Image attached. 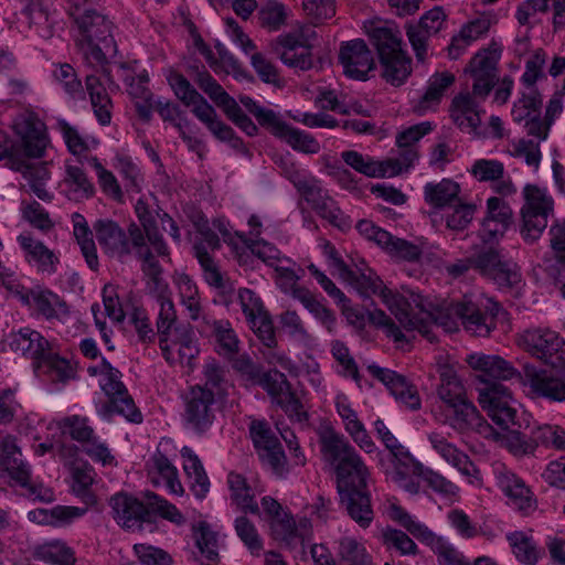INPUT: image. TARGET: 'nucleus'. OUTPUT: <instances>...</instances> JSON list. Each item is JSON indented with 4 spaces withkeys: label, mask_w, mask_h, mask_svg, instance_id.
Here are the masks:
<instances>
[{
    "label": "nucleus",
    "mask_w": 565,
    "mask_h": 565,
    "mask_svg": "<svg viewBox=\"0 0 565 565\" xmlns=\"http://www.w3.org/2000/svg\"><path fill=\"white\" fill-rule=\"evenodd\" d=\"M323 457L337 473V487L349 515L361 527L370 526L374 519L366 478L369 470L344 436L328 429L320 436Z\"/></svg>",
    "instance_id": "1"
},
{
    "label": "nucleus",
    "mask_w": 565,
    "mask_h": 565,
    "mask_svg": "<svg viewBox=\"0 0 565 565\" xmlns=\"http://www.w3.org/2000/svg\"><path fill=\"white\" fill-rule=\"evenodd\" d=\"M342 277L363 297H370L371 295L379 294L382 301L398 321L399 327L380 309L369 311V321L375 327L382 328L386 335L392 338L395 342L406 340L401 328L405 331H409L419 327L423 330L424 324L420 322L422 320L411 318L412 302L408 297L394 292L385 287L383 281L376 275L371 271L369 274L353 271L349 268Z\"/></svg>",
    "instance_id": "2"
},
{
    "label": "nucleus",
    "mask_w": 565,
    "mask_h": 565,
    "mask_svg": "<svg viewBox=\"0 0 565 565\" xmlns=\"http://www.w3.org/2000/svg\"><path fill=\"white\" fill-rule=\"evenodd\" d=\"M75 23L79 31L76 46L84 60L92 67H99L108 75L106 68L108 56L117 53V45L111 33V21L96 10L89 9L76 17Z\"/></svg>",
    "instance_id": "3"
},
{
    "label": "nucleus",
    "mask_w": 565,
    "mask_h": 565,
    "mask_svg": "<svg viewBox=\"0 0 565 565\" xmlns=\"http://www.w3.org/2000/svg\"><path fill=\"white\" fill-rule=\"evenodd\" d=\"M524 204L521 209V236L529 243L536 242L547 226V220L554 213V200L545 189L527 184L523 189Z\"/></svg>",
    "instance_id": "4"
},
{
    "label": "nucleus",
    "mask_w": 565,
    "mask_h": 565,
    "mask_svg": "<svg viewBox=\"0 0 565 565\" xmlns=\"http://www.w3.org/2000/svg\"><path fill=\"white\" fill-rule=\"evenodd\" d=\"M93 228L104 255L118 262H125L132 255V253L136 258L139 259L150 249L136 246L134 238L129 233V226L125 230L114 220H97L93 224Z\"/></svg>",
    "instance_id": "5"
},
{
    "label": "nucleus",
    "mask_w": 565,
    "mask_h": 565,
    "mask_svg": "<svg viewBox=\"0 0 565 565\" xmlns=\"http://www.w3.org/2000/svg\"><path fill=\"white\" fill-rule=\"evenodd\" d=\"M518 344L552 367L565 369V341L555 331L527 329L519 335Z\"/></svg>",
    "instance_id": "6"
},
{
    "label": "nucleus",
    "mask_w": 565,
    "mask_h": 565,
    "mask_svg": "<svg viewBox=\"0 0 565 565\" xmlns=\"http://www.w3.org/2000/svg\"><path fill=\"white\" fill-rule=\"evenodd\" d=\"M452 309L465 330L473 335L488 337L495 329V318L501 310V306L491 298H481L473 301L463 297L461 301L455 303Z\"/></svg>",
    "instance_id": "7"
},
{
    "label": "nucleus",
    "mask_w": 565,
    "mask_h": 565,
    "mask_svg": "<svg viewBox=\"0 0 565 565\" xmlns=\"http://www.w3.org/2000/svg\"><path fill=\"white\" fill-rule=\"evenodd\" d=\"M501 51L493 43L478 51L465 68V74L472 81L471 93L483 102L499 82L498 63Z\"/></svg>",
    "instance_id": "8"
},
{
    "label": "nucleus",
    "mask_w": 565,
    "mask_h": 565,
    "mask_svg": "<svg viewBox=\"0 0 565 565\" xmlns=\"http://www.w3.org/2000/svg\"><path fill=\"white\" fill-rule=\"evenodd\" d=\"M135 212L139 224L131 222L129 233L136 246L150 248L159 257H169V247L157 224L159 220L157 212L162 213V210L160 207L151 209L146 201L139 199L135 205Z\"/></svg>",
    "instance_id": "9"
},
{
    "label": "nucleus",
    "mask_w": 565,
    "mask_h": 565,
    "mask_svg": "<svg viewBox=\"0 0 565 565\" xmlns=\"http://www.w3.org/2000/svg\"><path fill=\"white\" fill-rule=\"evenodd\" d=\"M472 265L480 275L494 281L500 288H514L522 282L520 267L513 262L504 260L493 247L473 255Z\"/></svg>",
    "instance_id": "10"
},
{
    "label": "nucleus",
    "mask_w": 565,
    "mask_h": 565,
    "mask_svg": "<svg viewBox=\"0 0 565 565\" xmlns=\"http://www.w3.org/2000/svg\"><path fill=\"white\" fill-rule=\"evenodd\" d=\"M479 402L501 429L518 425L516 409L513 406L514 399L508 386L500 382L488 383L479 388Z\"/></svg>",
    "instance_id": "11"
},
{
    "label": "nucleus",
    "mask_w": 565,
    "mask_h": 565,
    "mask_svg": "<svg viewBox=\"0 0 565 565\" xmlns=\"http://www.w3.org/2000/svg\"><path fill=\"white\" fill-rule=\"evenodd\" d=\"M216 413L215 394L211 388L195 385L184 398V420L199 434L205 433L213 424Z\"/></svg>",
    "instance_id": "12"
},
{
    "label": "nucleus",
    "mask_w": 565,
    "mask_h": 565,
    "mask_svg": "<svg viewBox=\"0 0 565 565\" xmlns=\"http://www.w3.org/2000/svg\"><path fill=\"white\" fill-rule=\"evenodd\" d=\"M445 423L459 434L476 431L484 438L493 435V427L468 398L446 406Z\"/></svg>",
    "instance_id": "13"
},
{
    "label": "nucleus",
    "mask_w": 565,
    "mask_h": 565,
    "mask_svg": "<svg viewBox=\"0 0 565 565\" xmlns=\"http://www.w3.org/2000/svg\"><path fill=\"white\" fill-rule=\"evenodd\" d=\"M0 466L17 483L28 488L31 495L41 500H51L52 493L49 490H44V494H42V488L38 489L30 483L31 473L29 466L22 460L20 449L11 437H7L1 441Z\"/></svg>",
    "instance_id": "14"
},
{
    "label": "nucleus",
    "mask_w": 565,
    "mask_h": 565,
    "mask_svg": "<svg viewBox=\"0 0 565 565\" xmlns=\"http://www.w3.org/2000/svg\"><path fill=\"white\" fill-rule=\"evenodd\" d=\"M339 62L343 74L352 79L366 81L369 72L375 68L373 54L361 39L343 42L339 50Z\"/></svg>",
    "instance_id": "15"
},
{
    "label": "nucleus",
    "mask_w": 565,
    "mask_h": 565,
    "mask_svg": "<svg viewBox=\"0 0 565 565\" xmlns=\"http://www.w3.org/2000/svg\"><path fill=\"white\" fill-rule=\"evenodd\" d=\"M408 299L412 302L411 318L422 320L420 322L424 324L423 330L418 327L414 328L412 331L417 330L430 342H434L436 337L431 332L433 324L443 328L446 332H455L458 330L459 318L456 316L452 309L455 303H450L447 307H441L435 312H428L424 310L419 295L411 292Z\"/></svg>",
    "instance_id": "16"
},
{
    "label": "nucleus",
    "mask_w": 565,
    "mask_h": 565,
    "mask_svg": "<svg viewBox=\"0 0 565 565\" xmlns=\"http://www.w3.org/2000/svg\"><path fill=\"white\" fill-rule=\"evenodd\" d=\"M12 127L20 138L24 154L29 158H41L46 147V137L40 118L32 111H24L14 118Z\"/></svg>",
    "instance_id": "17"
},
{
    "label": "nucleus",
    "mask_w": 565,
    "mask_h": 565,
    "mask_svg": "<svg viewBox=\"0 0 565 565\" xmlns=\"http://www.w3.org/2000/svg\"><path fill=\"white\" fill-rule=\"evenodd\" d=\"M447 15L441 7H435L427 11L417 24H407L406 35L415 52L418 62H425L427 57V41L431 35L437 34Z\"/></svg>",
    "instance_id": "18"
},
{
    "label": "nucleus",
    "mask_w": 565,
    "mask_h": 565,
    "mask_svg": "<svg viewBox=\"0 0 565 565\" xmlns=\"http://www.w3.org/2000/svg\"><path fill=\"white\" fill-rule=\"evenodd\" d=\"M113 518L127 530L140 531L143 522L151 521L149 505L127 493H117L109 500Z\"/></svg>",
    "instance_id": "19"
},
{
    "label": "nucleus",
    "mask_w": 565,
    "mask_h": 565,
    "mask_svg": "<svg viewBox=\"0 0 565 565\" xmlns=\"http://www.w3.org/2000/svg\"><path fill=\"white\" fill-rule=\"evenodd\" d=\"M367 371L381 381L390 393L411 411L420 408L422 402L416 386L411 384L404 375L393 370L381 367L375 364L367 366Z\"/></svg>",
    "instance_id": "20"
},
{
    "label": "nucleus",
    "mask_w": 565,
    "mask_h": 565,
    "mask_svg": "<svg viewBox=\"0 0 565 565\" xmlns=\"http://www.w3.org/2000/svg\"><path fill=\"white\" fill-rule=\"evenodd\" d=\"M198 329L202 335L213 339L220 355L232 359L238 353L239 340L228 320H216L203 315L202 323H199Z\"/></svg>",
    "instance_id": "21"
},
{
    "label": "nucleus",
    "mask_w": 565,
    "mask_h": 565,
    "mask_svg": "<svg viewBox=\"0 0 565 565\" xmlns=\"http://www.w3.org/2000/svg\"><path fill=\"white\" fill-rule=\"evenodd\" d=\"M175 96L185 105L192 106V113L203 124L210 121L215 116V109L206 102V99L191 85V83L179 73L169 78Z\"/></svg>",
    "instance_id": "22"
},
{
    "label": "nucleus",
    "mask_w": 565,
    "mask_h": 565,
    "mask_svg": "<svg viewBox=\"0 0 565 565\" xmlns=\"http://www.w3.org/2000/svg\"><path fill=\"white\" fill-rule=\"evenodd\" d=\"M270 527L274 537L285 542L287 545H292L298 541L303 544L312 537V525L307 518L300 519L297 523L286 512L271 519Z\"/></svg>",
    "instance_id": "23"
},
{
    "label": "nucleus",
    "mask_w": 565,
    "mask_h": 565,
    "mask_svg": "<svg viewBox=\"0 0 565 565\" xmlns=\"http://www.w3.org/2000/svg\"><path fill=\"white\" fill-rule=\"evenodd\" d=\"M9 347L23 356L35 361V365L50 351L49 341L38 331L22 328L9 335Z\"/></svg>",
    "instance_id": "24"
},
{
    "label": "nucleus",
    "mask_w": 565,
    "mask_h": 565,
    "mask_svg": "<svg viewBox=\"0 0 565 565\" xmlns=\"http://www.w3.org/2000/svg\"><path fill=\"white\" fill-rule=\"evenodd\" d=\"M524 376L531 390L539 396L558 402L565 401V380L532 365L524 366Z\"/></svg>",
    "instance_id": "25"
},
{
    "label": "nucleus",
    "mask_w": 565,
    "mask_h": 565,
    "mask_svg": "<svg viewBox=\"0 0 565 565\" xmlns=\"http://www.w3.org/2000/svg\"><path fill=\"white\" fill-rule=\"evenodd\" d=\"M428 440L433 449L448 463L457 468L463 476L468 478L478 477L480 471L476 465L465 452L459 450L454 444L449 443L441 433L431 431L428 435Z\"/></svg>",
    "instance_id": "26"
},
{
    "label": "nucleus",
    "mask_w": 565,
    "mask_h": 565,
    "mask_svg": "<svg viewBox=\"0 0 565 565\" xmlns=\"http://www.w3.org/2000/svg\"><path fill=\"white\" fill-rule=\"evenodd\" d=\"M468 363L473 370L481 372L484 386L497 382L495 380L505 381L519 375L512 364L499 355L472 354L468 358Z\"/></svg>",
    "instance_id": "27"
},
{
    "label": "nucleus",
    "mask_w": 565,
    "mask_h": 565,
    "mask_svg": "<svg viewBox=\"0 0 565 565\" xmlns=\"http://www.w3.org/2000/svg\"><path fill=\"white\" fill-rule=\"evenodd\" d=\"M472 93H461L452 99L451 118L454 122L462 130L478 134L481 124L479 104Z\"/></svg>",
    "instance_id": "28"
},
{
    "label": "nucleus",
    "mask_w": 565,
    "mask_h": 565,
    "mask_svg": "<svg viewBox=\"0 0 565 565\" xmlns=\"http://www.w3.org/2000/svg\"><path fill=\"white\" fill-rule=\"evenodd\" d=\"M499 484L511 504L524 514H529L536 508V500L524 481L512 472H503L499 476Z\"/></svg>",
    "instance_id": "29"
},
{
    "label": "nucleus",
    "mask_w": 565,
    "mask_h": 565,
    "mask_svg": "<svg viewBox=\"0 0 565 565\" xmlns=\"http://www.w3.org/2000/svg\"><path fill=\"white\" fill-rule=\"evenodd\" d=\"M160 348L167 360L170 359V352L177 350L180 363L190 365L191 361L199 354V347L192 337V332L188 327L174 328L168 338L160 339Z\"/></svg>",
    "instance_id": "30"
},
{
    "label": "nucleus",
    "mask_w": 565,
    "mask_h": 565,
    "mask_svg": "<svg viewBox=\"0 0 565 565\" xmlns=\"http://www.w3.org/2000/svg\"><path fill=\"white\" fill-rule=\"evenodd\" d=\"M157 254L149 249L138 260L145 276L147 294L157 301L170 298L169 285L162 277L163 269L157 259Z\"/></svg>",
    "instance_id": "31"
},
{
    "label": "nucleus",
    "mask_w": 565,
    "mask_h": 565,
    "mask_svg": "<svg viewBox=\"0 0 565 565\" xmlns=\"http://www.w3.org/2000/svg\"><path fill=\"white\" fill-rule=\"evenodd\" d=\"M85 86L98 122L103 126L110 124L113 103L100 79L95 75H87Z\"/></svg>",
    "instance_id": "32"
},
{
    "label": "nucleus",
    "mask_w": 565,
    "mask_h": 565,
    "mask_svg": "<svg viewBox=\"0 0 565 565\" xmlns=\"http://www.w3.org/2000/svg\"><path fill=\"white\" fill-rule=\"evenodd\" d=\"M455 82V75L450 72L434 74L429 82L425 94L422 96L414 111L424 115L427 110L438 105L445 94V90Z\"/></svg>",
    "instance_id": "33"
},
{
    "label": "nucleus",
    "mask_w": 565,
    "mask_h": 565,
    "mask_svg": "<svg viewBox=\"0 0 565 565\" xmlns=\"http://www.w3.org/2000/svg\"><path fill=\"white\" fill-rule=\"evenodd\" d=\"M74 236L81 247V252L93 270H97L99 266L97 248L93 238V232L88 226L85 217L79 213L72 215Z\"/></svg>",
    "instance_id": "34"
},
{
    "label": "nucleus",
    "mask_w": 565,
    "mask_h": 565,
    "mask_svg": "<svg viewBox=\"0 0 565 565\" xmlns=\"http://www.w3.org/2000/svg\"><path fill=\"white\" fill-rule=\"evenodd\" d=\"M181 455L184 458L183 470L188 476L191 489L198 498H204L210 488V481L199 457L188 447H183Z\"/></svg>",
    "instance_id": "35"
},
{
    "label": "nucleus",
    "mask_w": 565,
    "mask_h": 565,
    "mask_svg": "<svg viewBox=\"0 0 565 565\" xmlns=\"http://www.w3.org/2000/svg\"><path fill=\"white\" fill-rule=\"evenodd\" d=\"M23 303L34 306L36 311L47 319L55 318L57 312H66V303L51 291H28L21 295Z\"/></svg>",
    "instance_id": "36"
},
{
    "label": "nucleus",
    "mask_w": 565,
    "mask_h": 565,
    "mask_svg": "<svg viewBox=\"0 0 565 565\" xmlns=\"http://www.w3.org/2000/svg\"><path fill=\"white\" fill-rule=\"evenodd\" d=\"M372 44L380 60L396 53H403L401 33L387 26H374L369 31Z\"/></svg>",
    "instance_id": "37"
},
{
    "label": "nucleus",
    "mask_w": 565,
    "mask_h": 565,
    "mask_svg": "<svg viewBox=\"0 0 565 565\" xmlns=\"http://www.w3.org/2000/svg\"><path fill=\"white\" fill-rule=\"evenodd\" d=\"M227 483L231 490L232 500L244 511L252 514H258L259 508L254 500V493L246 478L236 472H230Z\"/></svg>",
    "instance_id": "38"
},
{
    "label": "nucleus",
    "mask_w": 565,
    "mask_h": 565,
    "mask_svg": "<svg viewBox=\"0 0 565 565\" xmlns=\"http://www.w3.org/2000/svg\"><path fill=\"white\" fill-rule=\"evenodd\" d=\"M459 191L458 183L449 179H443L438 183H427L425 185V200L433 206L441 209L459 202Z\"/></svg>",
    "instance_id": "39"
},
{
    "label": "nucleus",
    "mask_w": 565,
    "mask_h": 565,
    "mask_svg": "<svg viewBox=\"0 0 565 565\" xmlns=\"http://www.w3.org/2000/svg\"><path fill=\"white\" fill-rule=\"evenodd\" d=\"M490 437L500 441L503 447L515 456L532 454L537 447L534 439L527 437L514 427L502 429V433H498L493 429V435Z\"/></svg>",
    "instance_id": "40"
},
{
    "label": "nucleus",
    "mask_w": 565,
    "mask_h": 565,
    "mask_svg": "<svg viewBox=\"0 0 565 565\" xmlns=\"http://www.w3.org/2000/svg\"><path fill=\"white\" fill-rule=\"evenodd\" d=\"M375 431L379 436V438L382 440V443L385 445V447L390 450L393 459L397 462L396 465V480L403 479L404 473L399 471L398 465L403 467H408L409 462L412 461V456L408 452V450L405 449L404 446H402L396 437L391 433V430L386 427L385 423L382 419H377L374 423Z\"/></svg>",
    "instance_id": "41"
},
{
    "label": "nucleus",
    "mask_w": 565,
    "mask_h": 565,
    "mask_svg": "<svg viewBox=\"0 0 565 565\" xmlns=\"http://www.w3.org/2000/svg\"><path fill=\"white\" fill-rule=\"evenodd\" d=\"M383 67L382 76L393 86L402 85L412 72V61L405 52L380 60Z\"/></svg>",
    "instance_id": "42"
},
{
    "label": "nucleus",
    "mask_w": 565,
    "mask_h": 565,
    "mask_svg": "<svg viewBox=\"0 0 565 565\" xmlns=\"http://www.w3.org/2000/svg\"><path fill=\"white\" fill-rule=\"evenodd\" d=\"M288 179L312 209L323 202L324 199L329 198L327 191L321 188L319 181L315 178L303 175L301 172L292 170L288 173Z\"/></svg>",
    "instance_id": "43"
},
{
    "label": "nucleus",
    "mask_w": 565,
    "mask_h": 565,
    "mask_svg": "<svg viewBox=\"0 0 565 565\" xmlns=\"http://www.w3.org/2000/svg\"><path fill=\"white\" fill-rule=\"evenodd\" d=\"M438 396L446 406L467 398L466 390L457 373L450 366L440 369V384Z\"/></svg>",
    "instance_id": "44"
},
{
    "label": "nucleus",
    "mask_w": 565,
    "mask_h": 565,
    "mask_svg": "<svg viewBox=\"0 0 565 565\" xmlns=\"http://www.w3.org/2000/svg\"><path fill=\"white\" fill-rule=\"evenodd\" d=\"M18 241L42 271L53 273L55 270L57 257L42 242L26 235H20Z\"/></svg>",
    "instance_id": "45"
},
{
    "label": "nucleus",
    "mask_w": 565,
    "mask_h": 565,
    "mask_svg": "<svg viewBox=\"0 0 565 565\" xmlns=\"http://www.w3.org/2000/svg\"><path fill=\"white\" fill-rule=\"evenodd\" d=\"M148 472L150 475L157 473L164 481L170 490L174 494H181L183 492L182 484L178 478V470L171 463V461L160 451H157L148 462Z\"/></svg>",
    "instance_id": "46"
},
{
    "label": "nucleus",
    "mask_w": 565,
    "mask_h": 565,
    "mask_svg": "<svg viewBox=\"0 0 565 565\" xmlns=\"http://www.w3.org/2000/svg\"><path fill=\"white\" fill-rule=\"evenodd\" d=\"M192 250L203 270V277L206 284L215 289H224V276L217 262L211 255L212 252L205 250L201 244L193 245Z\"/></svg>",
    "instance_id": "47"
},
{
    "label": "nucleus",
    "mask_w": 565,
    "mask_h": 565,
    "mask_svg": "<svg viewBox=\"0 0 565 565\" xmlns=\"http://www.w3.org/2000/svg\"><path fill=\"white\" fill-rule=\"evenodd\" d=\"M65 183L68 188V196L74 201H82L94 195V185L87 179L83 169L78 166L66 167Z\"/></svg>",
    "instance_id": "48"
},
{
    "label": "nucleus",
    "mask_w": 565,
    "mask_h": 565,
    "mask_svg": "<svg viewBox=\"0 0 565 565\" xmlns=\"http://www.w3.org/2000/svg\"><path fill=\"white\" fill-rule=\"evenodd\" d=\"M343 565H372V557L365 546L353 537H342L337 553Z\"/></svg>",
    "instance_id": "49"
},
{
    "label": "nucleus",
    "mask_w": 565,
    "mask_h": 565,
    "mask_svg": "<svg viewBox=\"0 0 565 565\" xmlns=\"http://www.w3.org/2000/svg\"><path fill=\"white\" fill-rule=\"evenodd\" d=\"M507 540L512 547L513 554L521 563L534 565L539 561L536 543L524 532L515 531L509 533Z\"/></svg>",
    "instance_id": "50"
},
{
    "label": "nucleus",
    "mask_w": 565,
    "mask_h": 565,
    "mask_svg": "<svg viewBox=\"0 0 565 565\" xmlns=\"http://www.w3.org/2000/svg\"><path fill=\"white\" fill-rule=\"evenodd\" d=\"M35 367L50 374L53 381L63 383L73 379L75 375V371L71 363L66 359L53 354L51 351L44 355Z\"/></svg>",
    "instance_id": "51"
},
{
    "label": "nucleus",
    "mask_w": 565,
    "mask_h": 565,
    "mask_svg": "<svg viewBox=\"0 0 565 565\" xmlns=\"http://www.w3.org/2000/svg\"><path fill=\"white\" fill-rule=\"evenodd\" d=\"M194 539L196 547L201 555L209 563H217L218 561V544L216 533L211 530L206 522H200L198 527H194Z\"/></svg>",
    "instance_id": "52"
},
{
    "label": "nucleus",
    "mask_w": 565,
    "mask_h": 565,
    "mask_svg": "<svg viewBox=\"0 0 565 565\" xmlns=\"http://www.w3.org/2000/svg\"><path fill=\"white\" fill-rule=\"evenodd\" d=\"M73 478V491L84 499L86 503L95 502V497L89 491L94 482V469L86 462H79L71 469Z\"/></svg>",
    "instance_id": "53"
},
{
    "label": "nucleus",
    "mask_w": 565,
    "mask_h": 565,
    "mask_svg": "<svg viewBox=\"0 0 565 565\" xmlns=\"http://www.w3.org/2000/svg\"><path fill=\"white\" fill-rule=\"evenodd\" d=\"M390 516L392 520L398 522L408 533L416 539L428 542L434 541V533L424 524L416 522L413 518L399 505L391 504Z\"/></svg>",
    "instance_id": "54"
},
{
    "label": "nucleus",
    "mask_w": 565,
    "mask_h": 565,
    "mask_svg": "<svg viewBox=\"0 0 565 565\" xmlns=\"http://www.w3.org/2000/svg\"><path fill=\"white\" fill-rule=\"evenodd\" d=\"M86 511V508L55 507L50 512L42 509L31 511L29 516L39 522L56 524L71 522L73 519L84 515Z\"/></svg>",
    "instance_id": "55"
},
{
    "label": "nucleus",
    "mask_w": 565,
    "mask_h": 565,
    "mask_svg": "<svg viewBox=\"0 0 565 565\" xmlns=\"http://www.w3.org/2000/svg\"><path fill=\"white\" fill-rule=\"evenodd\" d=\"M382 542L387 550H395L401 555H416L415 542L403 531L387 526L382 530Z\"/></svg>",
    "instance_id": "56"
},
{
    "label": "nucleus",
    "mask_w": 565,
    "mask_h": 565,
    "mask_svg": "<svg viewBox=\"0 0 565 565\" xmlns=\"http://www.w3.org/2000/svg\"><path fill=\"white\" fill-rule=\"evenodd\" d=\"M58 428L63 435H68L78 443H89L94 437L93 428L87 424V418L72 415L58 422Z\"/></svg>",
    "instance_id": "57"
},
{
    "label": "nucleus",
    "mask_w": 565,
    "mask_h": 565,
    "mask_svg": "<svg viewBox=\"0 0 565 565\" xmlns=\"http://www.w3.org/2000/svg\"><path fill=\"white\" fill-rule=\"evenodd\" d=\"M279 139L287 142L294 150L303 153L313 154L320 151V143L313 136L294 128L290 125H287Z\"/></svg>",
    "instance_id": "58"
},
{
    "label": "nucleus",
    "mask_w": 565,
    "mask_h": 565,
    "mask_svg": "<svg viewBox=\"0 0 565 565\" xmlns=\"http://www.w3.org/2000/svg\"><path fill=\"white\" fill-rule=\"evenodd\" d=\"M542 97L536 89L524 94L512 108V118L516 122L524 124L541 111Z\"/></svg>",
    "instance_id": "59"
},
{
    "label": "nucleus",
    "mask_w": 565,
    "mask_h": 565,
    "mask_svg": "<svg viewBox=\"0 0 565 565\" xmlns=\"http://www.w3.org/2000/svg\"><path fill=\"white\" fill-rule=\"evenodd\" d=\"M234 526L237 536L249 552L253 555H259L263 550V540L254 523L246 516H239L235 520Z\"/></svg>",
    "instance_id": "60"
},
{
    "label": "nucleus",
    "mask_w": 565,
    "mask_h": 565,
    "mask_svg": "<svg viewBox=\"0 0 565 565\" xmlns=\"http://www.w3.org/2000/svg\"><path fill=\"white\" fill-rule=\"evenodd\" d=\"M113 412L122 415L131 423L139 424L142 422V415L136 407L134 399L128 394V391L126 394H122V396H116V398L103 406L102 413L104 415L111 414Z\"/></svg>",
    "instance_id": "61"
},
{
    "label": "nucleus",
    "mask_w": 565,
    "mask_h": 565,
    "mask_svg": "<svg viewBox=\"0 0 565 565\" xmlns=\"http://www.w3.org/2000/svg\"><path fill=\"white\" fill-rule=\"evenodd\" d=\"M99 373L104 375L102 388L109 397V402L116 398V396H122V394H126L127 388L120 381L121 373L117 369L113 367L106 359H103L102 361Z\"/></svg>",
    "instance_id": "62"
},
{
    "label": "nucleus",
    "mask_w": 565,
    "mask_h": 565,
    "mask_svg": "<svg viewBox=\"0 0 565 565\" xmlns=\"http://www.w3.org/2000/svg\"><path fill=\"white\" fill-rule=\"evenodd\" d=\"M38 555L45 562L58 565H73L75 556L73 551L64 543H47L39 547Z\"/></svg>",
    "instance_id": "63"
},
{
    "label": "nucleus",
    "mask_w": 565,
    "mask_h": 565,
    "mask_svg": "<svg viewBox=\"0 0 565 565\" xmlns=\"http://www.w3.org/2000/svg\"><path fill=\"white\" fill-rule=\"evenodd\" d=\"M190 75L196 85L215 103L226 92L224 88L212 77L206 68L201 66H190Z\"/></svg>",
    "instance_id": "64"
}]
</instances>
